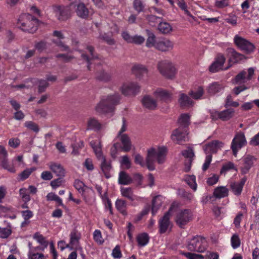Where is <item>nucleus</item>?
Returning a JSON list of instances; mask_svg holds the SVG:
<instances>
[{"label": "nucleus", "mask_w": 259, "mask_h": 259, "mask_svg": "<svg viewBox=\"0 0 259 259\" xmlns=\"http://www.w3.org/2000/svg\"><path fill=\"white\" fill-rule=\"evenodd\" d=\"M75 12L77 15L81 18L87 19L89 16V9L83 3H79L75 5Z\"/></svg>", "instance_id": "obj_24"}, {"label": "nucleus", "mask_w": 259, "mask_h": 259, "mask_svg": "<svg viewBox=\"0 0 259 259\" xmlns=\"http://www.w3.org/2000/svg\"><path fill=\"white\" fill-rule=\"evenodd\" d=\"M181 153L185 158L188 159L185 162V170L188 172L191 169L192 162L195 157L194 150L192 148L188 147V149L183 150Z\"/></svg>", "instance_id": "obj_16"}, {"label": "nucleus", "mask_w": 259, "mask_h": 259, "mask_svg": "<svg viewBox=\"0 0 259 259\" xmlns=\"http://www.w3.org/2000/svg\"><path fill=\"white\" fill-rule=\"evenodd\" d=\"M133 6L138 14L144 12L145 5L142 0H134Z\"/></svg>", "instance_id": "obj_45"}, {"label": "nucleus", "mask_w": 259, "mask_h": 259, "mask_svg": "<svg viewBox=\"0 0 259 259\" xmlns=\"http://www.w3.org/2000/svg\"><path fill=\"white\" fill-rule=\"evenodd\" d=\"M39 20L38 19L28 13L20 15L17 20L18 28L24 32L34 33L38 29Z\"/></svg>", "instance_id": "obj_2"}, {"label": "nucleus", "mask_w": 259, "mask_h": 259, "mask_svg": "<svg viewBox=\"0 0 259 259\" xmlns=\"http://www.w3.org/2000/svg\"><path fill=\"white\" fill-rule=\"evenodd\" d=\"M143 105L150 110H154L157 107L156 101L149 96H145L142 99Z\"/></svg>", "instance_id": "obj_30"}, {"label": "nucleus", "mask_w": 259, "mask_h": 259, "mask_svg": "<svg viewBox=\"0 0 259 259\" xmlns=\"http://www.w3.org/2000/svg\"><path fill=\"white\" fill-rule=\"evenodd\" d=\"M100 38L104 40L109 45H113L115 44V41L112 35L107 33H104L100 36Z\"/></svg>", "instance_id": "obj_54"}, {"label": "nucleus", "mask_w": 259, "mask_h": 259, "mask_svg": "<svg viewBox=\"0 0 259 259\" xmlns=\"http://www.w3.org/2000/svg\"><path fill=\"white\" fill-rule=\"evenodd\" d=\"M12 234L11 226L8 223L7 228L0 227V237L2 238H7Z\"/></svg>", "instance_id": "obj_48"}, {"label": "nucleus", "mask_w": 259, "mask_h": 259, "mask_svg": "<svg viewBox=\"0 0 259 259\" xmlns=\"http://www.w3.org/2000/svg\"><path fill=\"white\" fill-rule=\"evenodd\" d=\"M34 170V168H27L25 169L19 175L20 180L21 181H24L27 179Z\"/></svg>", "instance_id": "obj_52"}, {"label": "nucleus", "mask_w": 259, "mask_h": 259, "mask_svg": "<svg viewBox=\"0 0 259 259\" xmlns=\"http://www.w3.org/2000/svg\"><path fill=\"white\" fill-rule=\"evenodd\" d=\"M38 92L39 93L44 92L49 87V84L47 80L44 79L38 80Z\"/></svg>", "instance_id": "obj_51"}, {"label": "nucleus", "mask_w": 259, "mask_h": 259, "mask_svg": "<svg viewBox=\"0 0 259 259\" xmlns=\"http://www.w3.org/2000/svg\"><path fill=\"white\" fill-rule=\"evenodd\" d=\"M246 180V177H244L239 182H233L231 183L230 188L234 194L239 195L241 193L243 186Z\"/></svg>", "instance_id": "obj_25"}, {"label": "nucleus", "mask_w": 259, "mask_h": 259, "mask_svg": "<svg viewBox=\"0 0 259 259\" xmlns=\"http://www.w3.org/2000/svg\"><path fill=\"white\" fill-rule=\"evenodd\" d=\"M70 9L68 7L56 6L55 8L56 16L60 21L66 20L70 16Z\"/></svg>", "instance_id": "obj_19"}, {"label": "nucleus", "mask_w": 259, "mask_h": 259, "mask_svg": "<svg viewBox=\"0 0 259 259\" xmlns=\"http://www.w3.org/2000/svg\"><path fill=\"white\" fill-rule=\"evenodd\" d=\"M228 195V189L224 186L216 188L213 192V196L217 198H222Z\"/></svg>", "instance_id": "obj_38"}, {"label": "nucleus", "mask_w": 259, "mask_h": 259, "mask_svg": "<svg viewBox=\"0 0 259 259\" xmlns=\"http://www.w3.org/2000/svg\"><path fill=\"white\" fill-rule=\"evenodd\" d=\"M138 245L140 247L146 245L149 241V236L146 233H142L137 235L136 237Z\"/></svg>", "instance_id": "obj_37"}, {"label": "nucleus", "mask_w": 259, "mask_h": 259, "mask_svg": "<svg viewBox=\"0 0 259 259\" xmlns=\"http://www.w3.org/2000/svg\"><path fill=\"white\" fill-rule=\"evenodd\" d=\"M25 126L28 128L34 131V132L37 133L39 131L38 125L32 121H26L25 122Z\"/></svg>", "instance_id": "obj_63"}, {"label": "nucleus", "mask_w": 259, "mask_h": 259, "mask_svg": "<svg viewBox=\"0 0 259 259\" xmlns=\"http://www.w3.org/2000/svg\"><path fill=\"white\" fill-rule=\"evenodd\" d=\"M231 243L232 247L234 249L239 247L240 245V240L239 236L237 234L232 235L231 239Z\"/></svg>", "instance_id": "obj_53"}, {"label": "nucleus", "mask_w": 259, "mask_h": 259, "mask_svg": "<svg viewBox=\"0 0 259 259\" xmlns=\"http://www.w3.org/2000/svg\"><path fill=\"white\" fill-rule=\"evenodd\" d=\"M256 158L251 155H247L242 159V165L240 167L241 173L242 175L246 174L252 167Z\"/></svg>", "instance_id": "obj_18"}, {"label": "nucleus", "mask_w": 259, "mask_h": 259, "mask_svg": "<svg viewBox=\"0 0 259 259\" xmlns=\"http://www.w3.org/2000/svg\"><path fill=\"white\" fill-rule=\"evenodd\" d=\"M206 240L201 236L193 237L188 241L187 248L191 251L204 252L206 248Z\"/></svg>", "instance_id": "obj_5"}, {"label": "nucleus", "mask_w": 259, "mask_h": 259, "mask_svg": "<svg viewBox=\"0 0 259 259\" xmlns=\"http://www.w3.org/2000/svg\"><path fill=\"white\" fill-rule=\"evenodd\" d=\"M179 7L184 11L185 13L188 16L191 17L194 21H196V18L193 16L187 9V5L184 0L180 1L178 2Z\"/></svg>", "instance_id": "obj_50"}, {"label": "nucleus", "mask_w": 259, "mask_h": 259, "mask_svg": "<svg viewBox=\"0 0 259 259\" xmlns=\"http://www.w3.org/2000/svg\"><path fill=\"white\" fill-rule=\"evenodd\" d=\"M211 161V154H207V155L205 157L204 163H203L202 167V169L203 171H205L209 168Z\"/></svg>", "instance_id": "obj_59"}, {"label": "nucleus", "mask_w": 259, "mask_h": 259, "mask_svg": "<svg viewBox=\"0 0 259 259\" xmlns=\"http://www.w3.org/2000/svg\"><path fill=\"white\" fill-rule=\"evenodd\" d=\"M85 185L84 183L79 180H75L74 182V187L80 193H83L84 192Z\"/></svg>", "instance_id": "obj_55"}, {"label": "nucleus", "mask_w": 259, "mask_h": 259, "mask_svg": "<svg viewBox=\"0 0 259 259\" xmlns=\"http://www.w3.org/2000/svg\"><path fill=\"white\" fill-rule=\"evenodd\" d=\"M20 195L24 202H28L30 200V197L27 192L26 188H21L19 190Z\"/></svg>", "instance_id": "obj_56"}, {"label": "nucleus", "mask_w": 259, "mask_h": 259, "mask_svg": "<svg viewBox=\"0 0 259 259\" xmlns=\"http://www.w3.org/2000/svg\"><path fill=\"white\" fill-rule=\"evenodd\" d=\"M239 103L236 101H232V97L230 95H228L226 99V102L225 104V107L227 108L229 106H232L234 107H237L239 106Z\"/></svg>", "instance_id": "obj_57"}, {"label": "nucleus", "mask_w": 259, "mask_h": 259, "mask_svg": "<svg viewBox=\"0 0 259 259\" xmlns=\"http://www.w3.org/2000/svg\"><path fill=\"white\" fill-rule=\"evenodd\" d=\"M33 238L35 239L41 245H42L44 248H46L48 245V241L39 233L36 232L34 234Z\"/></svg>", "instance_id": "obj_46"}, {"label": "nucleus", "mask_w": 259, "mask_h": 259, "mask_svg": "<svg viewBox=\"0 0 259 259\" xmlns=\"http://www.w3.org/2000/svg\"><path fill=\"white\" fill-rule=\"evenodd\" d=\"M234 43L240 50L247 54L253 52L255 50V46L252 43L238 35L234 36Z\"/></svg>", "instance_id": "obj_6"}, {"label": "nucleus", "mask_w": 259, "mask_h": 259, "mask_svg": "<svg viewBox=\"0 0 259 259\" xmlns=\"http://www.w3.org/2000/svg\"><path fill=\"white\" fill-rule=\"evenodd\" d=\"M187 128L179 127L172 132L171 139L174 142L179 144L182 142L187 141Z\"/></svg>", "instance_id": "obj_13"}, {"label": "nucleus", "mask_w": 259, "mask_h": 259, "mask_svg": "<svg viewBox=\"0 0 259 259\" xmlns=\"http://www.w3.org/2000/svg\"><path fill=\"white\" fill-rule=\"evenodd\" d=\"M148 38L146 42V46L148 48L154 47L155 48L156 44L157 41L156 40V37L153 33L147 30Z\"/></svg>", "instance_id": "obj_43"}, {"label": "nucleus", "mask_w": 259, "mask_h": 259, "mask_svg": "<svg viewBox=\"0 0 259 259\" xmlns=\"http://www.w3.org/2000/svg\"><path fill=\"white\" fill-rule=\"evenodd\" d=\"M121 194L123 197H124L131 201H133L137 199V197L134 194L132 188H121L120 189Z\"/></svg>", "instance_id": "obj_36"}, {"label": "nucleus", "mask_w": 259, "mask_h": 259, "mask_svg": "<svg viewBox=\"0 0 259 259\" xmlns=\"http://www.w3.org/2000/svg\"><path fill=\"white\" fill-rule=\"evenodd\" d=\"M175 207V204H172L168 210L166 212L163 217L159 220V232L160 234H163L167 230L170 225L169 219L171 215V212L174 209Z\"/></svg>", "instance_id": "obj_10"}, {"label": "nucleus", "mask_w": 259, "mask_h": 259, "mask_svg": "<svg viewBox=\"0 0 259 259\" xmlns=\"http://www.w3.org/2000/svg\"><path fill=\"white\" fill-rule=\"evenodd\" d=\"M225 61L226 58L223 54H218L215 60L209 67V71L214 73L221 70Z\"/></svg>", "instance_id": "obj_20"}, {"label": "nucleus", "mask_w": 259, "mask_h": 259, "mask_svg": "<svg viewBox=\"0 0 259 259\" xmlns=\"http://www.w3.org/2000/svg\"><path fill=\"white\" fill-rule=\"evenodd\" d=\"M102 125L95 118H90L87 122V130L98 131L101 130Z\"/></svg>", "instance_id": "obj_32"}, {"label": "nucleus", "mask_w": 259, "mask_h": 259, "mask_svg": "<svg viewBox=\"0 0 259 259\" xmlns=\"http://www.w3.org/2000/svg\"><path fill=\"white\" fill-rule=\"evenodd\" d=\"M8 156V153L6 148L0 145V166L11 172L14 173L16 170L14 166L9 164Z\"/></svg>", "instance_id": "obj_12"}, {"label": "nucleus", "mask_w": 259, "mask_h": 259, "mask_svg": "<svg viewBox=\"0 0 259 259\" xmlns=\"http://www.w3.org/2000/svg\"><path fill=\"white\" fill-rule=\"evenodd\" d=\"M190 116L187 113L182 114L180 116L178 123L179 124V127L187 128L190 123Z\"/></svg>", "instance_id": "obj_40"}, {"label": "nucleus", "mask_w": 259, "mask_h": 259, "mask_svg": "<svg viewBox=\"0 0 259 259\" xmlns=\"http://www.w3.org/2000/svg\"><path fill=\"white\" fill-rule=\"evenodd\" d=\"M117 210L123 215L127 214L126 201L122 199H117L115 203Z\"/></svg>", "instance_id": "obj_33"}, {"label": "nucleus", "mask_w": 259, "mask_h": 259, "mask_svg": "<svg viewBox=\"0 0 259 259\" xmlns=\"http://www.w3.org/2000/svg\"><path fill=\"white\" fill-rule=\"evenodd\" d=\"M224 145V144L220 141L214 140L205 145L204 150L206 154L215 153L223 147Z\"/></svg>", "instance_id": "obj_17"}, {"label": "nucleus", "mask_w": 259, "mask_h": 259, "mask_svg": "<svg viewBox=\"0 0 259 259\" xmlns=\"http://www.w3.org/2000/svg\"><path fill=\"white\" fill-rule=\"evenodd\" d=\"M50 169L55 173L57 176L64 177L65 170L62 165L57 163L51 162L49 165Z\"/></svg>", "instance_id": "obj_31"}, {"label": "nucleus", "mask_w": 259, "mask_h": 259, "mask_svg": "<svg viewBox=\"0 0 259 259\" xmlns=\"http://www.w3.org/2000/svg\"><path fill=\"white\" fill-rule=\"evenodd\" d=\"M155 96L160 100L165 102H170L171 100L172 94L164 90H157L154 92Z\"/></svg>", "instance_id": "obj_28"}, {"label": "nucleus", "mask_w": 259, "mask_h": 259, "mask_svg": "<svg viewBox=\"0 0 259 259\" xmlns=\"http://www.w3.org/2000/svg\"><path fill=\"white\" fill-rule=\"evenodd\" d=\"M120 163L126 169H129L131 167V162L127 155H124L122 157Z\"/></svg>", "instance_id": "obj_64"}, {"label": "nucleus", "mask_w": 259, "mask_h": 259, "mask_svg": "<svg viewBox=\"0 0 259 259\" xmlns=\"http://www.w3.org/2000/svg\"><path fill=\"white\" fill-rule=\"evenodd\" d=\"M81 235L77 231L74 230L70 234V242L69 244L71 246V249L75 250L81 249V247L79 245V240Z\"/></svg>", "instance_id": "obj_22"}, {"label": "nucleus", "mask_w": 259, "mask_h": 259, "mask_svg": "<svg viewBox=\"0 0 259 259\" xmlns=\"http://www.w3.org/2000/svg\"><path fill=\"white\" fill-rule=\"evenodd\" d=\"M185 181L194 191L197 189L196 177L194 175H186L185 177Z\"/></svg>", "instance_id": "obj_44"}, {"label": "nucleus", "mask_w": 259, "mask_h": 259, "mask_svg": "<svg viewBox=\"0 0 259 259\" xmlns=\"http://www.w3.org/2000/svg\"><path fill=\"white\" fill-rule=\"evenodd\" d=\"M254 70L253 68H249L247 72L245 70L240 72L234 78L233 83L235 84H242L251 80L254 75Z\"/></svg>", "instance_id": "obj_11"}, {"label": "nucleus", "mask_w": 259, "mask_h": 259, "mask_svg": "<svg viewBox=\"0 0 259 259\" xmlns=\"http://www.w3.org/2000/svg\"><path fill=\"white\" fill-rule=\"evenodd\" d=\"M231 169H235L236 171L237 170V169L235 167L234 163L232 162H228L223 165L221 172H225Z\"/></svg>", "instance_id": "obj_61"}, {"label": "nucleus", "mask_w": 259, "mask_h": 259, "mask_svg": "<svg viewBox=\"0 0 259 259\" xmlns=\"http://www.w3.org/2000/svg\"><path fill=\"white\" fill-rule=\"evenodd\" d=\"M99 159H101V168L102 170L105 174L106 178H109L108 176V172L112 169L111 161L110 160H107L104 156H102Z\"/></svg>", "instance_id": "obj_29"}, {"label": "nucleus", "mask_w": 259, "mask_h": 259, "mask_svg": "<svg viewBox=\"0 0 259 259\" xmlns=\"http://www.w3.org/2000/svg\"><path fill=\"white\" fill-rule=\"evenodd\" d=\"M90 146L93 149L94 151L98 158L103 156L101 145L100 142L98 141L93 140L90 143Z\"/></svg>", "instance_id": "obj_39"}, {"label": "nucleus", "mask_w": 259, "mask_h": 259, "mask_svg": "<svg viewBox=\"0 0 259 259\" xmlns=\"http://www.w3.org/2000/svg\"><path fill=\"white\" fill-rule=\"evenodd\" d=\"M173 47L174 43L166 38L157 40L155 46L156 49L162 52L169 51L172 50Z\"/></svg>", "instance_id": "obj_21"}, {"label": "nucleus", "mask_w": 259, "mask_h": 259, "mask_svg": "<svg viewBox=\"0 0 259 259\" xmlns=\"http://www.w3.org/2000/svg\"><path fill=\"white\" fill-rule=\"evenodd\" d=\"M87 50L90 53V57L88 56L86 54L82 53L81 54L82 58L85 60L88 63V69L89 70H91V65L92 64L91 61L94 59H97V56L94 54V48L91 46H88L87 47Z\"/></svg>", "instance_id": "obj_27"}, {"label": "nucleus", "mask_w": 259, "mask_h": 259, "mask_svg": "<svg viewBox=\"0 0 259 259\" xmlns=\"http://www.w3.org/2000/svg\"><path fill=\"white\" fill-rule=\"evenodd\" d=\"M204 94V89L202 87H199L196 91H191L189 95L195 100L200 99Z\"/></svg>", "instance_id": "obj_47"}, {"label": "nucleus", "mask_w": 259, "mask_h": 259, "mask_svg": "<svg viewBox=\"0 0 259 259\" xmlns=\"http://www.w3.org/2000/svg\"><path fill=\"white\" fill-rule=\"evenodd\" d=\"M167 152V148L164 147H158L156 150L154 148H151L148 150L146 157L147 167L149 170L155 169L154 165L153 157H155L158 164H162L165 161L166 156Z\"/></svg>", "instance_id": "obj_3"}, {"label": "nucleus", "mask_w": 259, "mask_h": 259, "mask_svg": "<svg viewBox=\"0 0 259 259\" xmlns=\"http://www.w3.org/2000/svg\"><path fill=\"white\" fill-rule=\"evenodd\" d=\"M96 78L101 81H108L111 79V76L104 71H101L97 73Z\"/></svg>", "instance_id": "obj_49"}, {"label": "nucleus", "mask_w": 259, "mask_h": 259, "mask_svg": "<svg viewBox=\"0 0 259 259\" xmlns=\"http://www.w3.org/2000/svg\"><path fill=\"white\" fill-rule=\"evenodd\" d=\"M247 144L245 135L243 133H237L232 140L231 149L233 155L236 156L238 149H241Z\"/></svg>", "instance_id": "obj_9"}, {"label": "nucleus", "mask_w": 259, "mask_h": 259, "mask_svg": "<svg viewBox=\"0 0 259 259\" xmlns=\"http://www.w3.org/2000/svg\"><path fill=\"white\" fill-rule=\"evenodd\" d=\"M159 31L163 34L169 33L172 30L171 26L167 22H160L158 26Z\"/></svg>", "instance_id": "obj_42"}, {"label": "nucleus", "mask_w": 259, "mask_h": 259, "mask_svg": "<svg viewBox=\"0 0 259 259\" xmlns=\"http://www.w3.org/2000/svg\"><path fill=\"white\" fill-rule=\"evenodd\" d=\"M132 73L137 78H142L148 74V69L145 66L141 64H136L132 68Z\"/></svg>", "instance_id": "obj_23"}, {"label": "nucleus", "mask_w": 259, "mask_h": 259, "mask_svg": "<svg viewBox=\"0 0 259 259\" xmlns=\"http://www.w3.org/2000/svg\"><path fill=\"white\" fill-rule=\"evenodd\" d=\"M224 88V86L218 82H213L210 84L207 89L208 93L211 95L219 93Z\"/></svg>", "instance_id": "obj_34"}, {"label": "nucleus", "mask_w": 259, "mask_h": 259, "mask_svg": "<svg viewBox=\"0 0 259 259\" xmlns=\"http://www.w3.org/2000/svg\"><path fill=\"white\" fill-rule=\"evenodd\" d=\"M133 182V179L126 172L121 171L119 174L118 183L121 185H127Z\"/></svg>", "instance_id": "obj_35"}, {"label": "nucleus", "mask_w": 259, "mask_h": 259, "mask_svg": "<svg viewBox=\"0 0 259 259\" xmlns=\"http://www.w3.org/2000/svg\"><path fill=\"white\" fill-rule=\"evenodd\" d=\"M234 110L233 109H227L220 112V119L223 121H227L231 119L234 115Z\"/></svg>", "instance_id": "obj_41"}, {"label": "nucleus", "mask_w": 259, "mask_h": 259, "mask_svg": "<svg viewBox=\"0 0 259 259\" xmlns=\"http://www.w3.org/2000/svg\"><path fill=\"white\" fill-rule=\"evenodd\" d=\"M193 213L191 210L184 209L179 210L176 215L175 221L180 227L183 228L192 220Z\"/></svg>", "instance_id": "obj_8"}, {"label": "nucleus", "mask_w": 259, "mask_h": 259, "mask_svg": "<svg viewBox=\"0 0 259 259\" xmlns=\"http://www.w3.org/2000/svg\"><path fill=\"white\" fill-rule=\"evenodd\" d=\"M226 52L227 56L229 58V62L230 63H237L246 59L244 55L237 52L234 49L232 48L227 49Z\"/></svg>", "instance_id": "obj_15"}, {"label": "nucleus", "mask_w": 259, "mask_h": 259, "mask_svg": "<svg viewBox=\"0 0 259 259\" xmlns=\"http://www.w3.org/2000/svg\"><path fill=\"white\" fill-rule=\"evenodd\" d=\"M178 102L180 106L182 108H189L193 105L194 102L191 99L190 97L184 93L180 95V98Z\"/></svg>", "instance_id": "obj_26"}, {"label": "nucleus", "mask_w": 259, "mask_h": 259, "mask_svg": "<svg viewBox=\"0 0 259 259\" xmlns=\"http://www.w3.org/2000/svg\"><path fill=\"white\" fill-rule=\"evenodd\" d=\"M120 96L118 93L102 96L95 107L99 113H107L114 111L115 107L119 103Z\"/></svg>", "instance_id": "obj_1"}, {"label": "nucleus", "mask_w": 259, "mask_h": 259, "mask_svg": "<svg viewBox=\"0 0 259 259\" xmlns=\"http://www.w3.org/2000/svg\"><path fill=\"white\" fill-rule=\"evenodd\" d=\"M121 91L124 96L135 95L139 92L140 87L137 83H125L122 85Z\"/></svg>", "instance_id": "obj_14"}, {"label": "nucleus", "mask_w": 259, "mask_h": 259, "mask_svg": "<svg viewBox=\"0 0 259 259\" xmlns=\"http://www.w3.org/2000/svg\"><path fill=\"white\" fill-rule=\"evenodd\" d=\"M94 239L100 244H102L104 240L102 239L101 232L99 230H96L93 234Z\"/></svg>", "instance_id": "obj_58"}, {"label": "nucleus", "mask_w": 259, "mask_h": 259, "mask_svg": "<svg viewBox=\"0 0 259 259\" xmlns=\"http://www.w3.org/2000/svg\"><path fill=\"white\" fill-rule=\"evenodd\" d=\"M117 138H119L121 141L122 146L121 144L118 142L114 144L113 147L111 149V154H115L117 150L121 149L124 152H128L131 150L132 143L131 139L127 134H123L121 136H117Z\"/></svg>", "instance_id": "obj_7"}, {"label": "nucleus", "mask_w": 259, "mask_h": 259, "mask_svg": "<svg viewBox=\"0 0 259 259\" xmlns=\"http://www.w3.org/2000/svg\"><path fill=\"white\" fill-rule=\"evenodd\" d=\"M134 161L136 164H139L141 167L147 166L146 162H145L143 157L139 154L135 155Z\"/></svg>", "instance_id": "obj_62"}, {"label": "nucleus", "mask_w": 259, "mask_h": 259, "mask_svg": "<svg viewBox=\"0 0 259 259\" xmlns=\"http://www.w3.org/2000/svg\"><path fill=\"white\" fill-rule=\"evenodd\" d=\"M112 256L114 258L119 259L121 258L122 254L119 245H116L112 250Z\"/></svg>", "instance_id": "obj_60"}, {"label": "nucleus", "mask_w": 259, "mask_h": 259, "mask_svg": "<svg viewBox=\"0 0 259 259\" xmlns=\"http://www.w3.org/2000/svg\"><path fill=\"white\" fill-rule=\"evenodd\" d=\"M157 68L160 73L168 79H173L177 73L175 65L168 60H163L158 63Z\"/></svg>", "instance_id": "obj_4"}]
</instances>
